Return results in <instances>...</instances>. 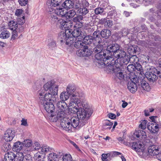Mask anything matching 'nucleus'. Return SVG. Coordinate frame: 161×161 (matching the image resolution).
Wrapping results in <instances>:
<instances>
[{
    "label": "nucleus",
    "instance_id": "1",
    "mask_svg": "<svg viewBox=\"0 0 161 161\" xmlns=\"http://www.w3.org/2000/svg\"><path fill=\"white\" fill-rule=\"evenodd\" d=\"M139 59L135 55L131 56V93H134L137 90L136 83L138 82V77L142 75L141 65L138 63Z\"/></svg>",
    "mask_w": 161,
    "mask_h": 161
},
{
    "label": "nucleus",
    "instance_id": "2",
    "mask_svg": "<svg viewBox=\"0 0 161 161\" xmlns=\"http://www.w3.org/2000/svg\"><path fill=\"white\" fill-rule=\"evenodd\" d=\"M107 43L105 41L97 43L95 44L97 46L93 49V52L96 53L95 57L97 60L96 62L102 65L105 64L106 61L109 59L108 57V55H107L106 54V50L104 52L102 51L103 47H106Z\"/></svg>",
    "mask_w": 161,
    "mask_h": 161
},
{
    "label": "nucleus",
    "instance_id": "3",
    "mask_svg": "<svg viewBox=\"0 0 161 161\" xmlns=\"http://www.w3.org/2000/svg\"><path fill=\"white\" fill-rule=\"evenodd\" d=\"M124 68H123V65L122 67H119V69H118L114 73V75L116 78H118L121 80H125L128 81V89L130 91L131 90V82L130 80V74H131V64H129L127 67L126 70L125 72L126 74H125V75L123 74V71Z\"/></svg>",
    "mask_w": 161,
    "mask_h": 161
},
{
    "label": "nucleus",
    "instance_id": "4",
    "mask_svg": "<svg viewBox=\"0 0 161 161\" xmlns=\"http://www.w3.org/2000/svg\"><path fill=\"white\" fill-rule=\"evenodd\" d=\"M85 106V104L84 105L83 104H82L81 107H80L77 113V116L80 119V122H83L86 124L93 111L91 108H86Z\"/></svg>",
    "mask_w": 161,
    "mask_h": 161
},
{
    "label": "nucleus",
    "instance_id": "5",
    "mask_svg": "<svg viewBox=\"0 0 161 161\" xmlns=\"http://www.w3.org/2000/svg\"><path fill=\"white\" fill-rule=\"evenodd\" d=\"M142 75H140V77H139L140 76L139 75V76L138 77V79L141 78H142V76L144 78V76H145L147 78L148 80L151 83H153L157 80L158 79V76L157 74H158V72L157 70L154 68H150L149 70L146 72L145 74H144L142 71H141Z\"/></svg>",
    "mask_w": 161,
    "mask_h": 161
},
{
    "label": "nucleus",
    "instance_id": "6",
    "mask_svg": "<svg viewBox=\"0 0 161 161\" xmlns=\"http://www.w3.org/2000/svg\"><path fill=\"white\" fill-rule=\"evenodd\" d=\"M109 62V64L107 65L106 67V71L108 73H113L116 72L118 69H119V67H122V65L119 64V63H117L114 59H113L112 57H110L109 59L107 60L105 64L103 65H105L108 64Z\"/></svg>",
    "mask_w": 161,
    "mask_h": 161
},
{
    "label": "nucleus",
    "instance_id": "7",
    "mask_svg": "<svg viewBox=\"0 0 161 161\" xmlns=\"http://www.w3.org/2000/svg\"><path fill=\"white\" fill-rule=\"evenodd\" d=\"M126 53L122 49H119L116 52H114L112 54V56L114 58H116V60H115L116 63H119V64L122 65L124 63L126 64L128 61L126 57Z\"/></svg>",
    "mask_w": 161,
    "mask_h": 161
},
{
    "label": "nucleus",
    "instance_id": "8",
    "mask_svg": "<svg viewBox=\"0 0 161 161\" xmlns=\"http://www.w3.org/2000/svg\"><path fill=\"white\" fill-rule=\"evenodd\" d=\"M66 90L68 92L70 97L74 102L79 103L80 102L79 93L75 86L72 85H69L67 86Z\"/></svg>",
    "mask_w": 161,
    "mask_h": 161
},
{
    "label": "nucleus",
    "instance_id": "9",
    "mask_svg": "<svg viewBox=\"0 0 161 161\" xmlns=\"http://www.w3.org/2000/svg\"><path fill=\"white\" fill-rule=\"evenodd\" d=\"M67 30H66L65 32L62 31L60 32L58 36V39L61 43H64L66 45L69 46H71L73 43L74 39L72 37L69 36V34L67 35L69 32H66Z\"/></svg>",
    "mask_w": 161,
    "mask_h": 161
},
{
    "label": "nucleus",
    "instance_id": "10",
    "mask_svg": "<svg viewBox=\"0 0 161 161\" xmlns=\"http://www.w3.org/2000/svg\"><path fill=\"white\" fill-rule=\"evenodd\" d=\"M51 149L47 146L42 147H41V152L39 151L34 155V158L35 161H42L44 158V154L50 152Z\"/></svg>",
    "mask_w": 161,
    "mask_h": 161
},
{
    "label": "nucleus",
    "instance_id": "11",
    "mask_svg": "<svg viewBox=\"0 0 161 161\" xmlns=\"http://www.w3.org/2000/svg\"><path fill=\"white\" fill-rule=\"evenodd\" d=\"M144 144L143 142L138 141L133 142L131 146V149L134 150L137 153H143L145 149Z\"/></svg>",
    "mask_w": 161,
    "mask_h": 161
},
{
    "label": "nucleus",
    "instance_id": "12",
    "mask_svg": "<svg viewBox=\"0 0 161 161\" xmlns=\"http://www.w3.org/2000/svg\"><path fill=\"white\" fill-rule=\"evenodd\" d=\"M56 102V105L57 107V112H58L59 115H61V116L65 115V109L67 107V104L66 103L63 101L61 100L58 101Z\"/></svg>",
    "mask_w": 161,
    "mask_h": 161
},
{
    "label": "nucleus",
    "instance_id": "13",
    "mask_svg": "<svg viewBox=\"0 0 161 161\" xmlns=\"http://www.w3.org/2000/svg\"><path fill=\"white\" fill-rule=\"evenodd\" d=\"M106 46H107L106 49V54L107 55H108V57L109 58L111 57L110 55H112V53H113L114 52H116L121 47L120 46L116 43L112 44L108 46H107V45Z\"/></svg>",
    "mask_w": 161,
    "mask_h": 161
},
{
    "label": "nucleus",
    "instance_id": "14",
    "mask_svg": "<svg viewBox=\"0 0 161 161\" xmlns=\"http://www.w3.org/2000/svg\"><path fill=\"white\" fill-rule=\"evenodd\" d=\"M80 102L78 103L77 102H74V101H72L69 104V106L71 107L69 108V110L71 113L73 114H77L78 111L79 110L80 107H81L82 103H80Z\"/></svg>",
    "mask_w": 161,
    "mask_h": 161
},
{
    "label": "nucleus",
    "instance_id": "15",
    "mask_svg": "<svg viewBox=\"0 0 161 161\" xmlns=\"http://www.w3.org/2000/svg\"><path fill=\"white\" fill-rule=\"evenodd\" d=\"M69 121L71 122L72 127L74 128L77 127L79 128L84 125L85 124L83 122H81L80 121V119L76 116H73L69 119Z\"/></svg>",
    "mask_w": 161,
    "mask_h": 161
},
{
    "label": "nucleus",
    "instance_id": "16",
    "mask_svg": "<svg viewBox=\"0 0 161 161\" xmlns=\"http://www.w3.org/2000/svg\"><path fill=\"white\" fill-rule=\"evenodd\" d=\"M60 125L62 128L66 131H71L72 126L69 119L66 117H63L61 119Z\"/></svg>",
    "mask_w": 161,
    "mask_h": 161
},
{
    "label": "nucleus",
    "instance_id": "17",
    "mask_svg": "<svg viewBox=\"0 0 161 161\" xmlns=\"http://www.w3.org/2000/svg\"><path fill=\"white\" fill-rule=\"evenodd\" d=\"M148 151L149 155L155 157L161 152V149L157 145H153L149 147Z\"/></svg>",
    "mask_w": 161,
    "mask_h": 161
},
{
    "label": "nucleus",
    "instance_id": "18",
    "mask_svg": "<svg viewBox=\"0 0 161 161\" xmlns=\"http://www.w3.org/2000/svg\"><path fill=\"white\" fill-rule=\"evenodd\" d=\"M14 130L8 129L5 131L3 137V140L6 142H10L15 136Z\"/></svg>",
    "mask_w": 161,
    "mask_h": 161
},
{
    "label": "nucleus",
    "instance_id": "19",
    "mask_svg": "<svg viewBox=\"0 0 161 161\" xmlns=\"http://www.w3.org/2000/svg\"><path fill=\"white\" fill-rule=\"evenodd\" d=\"M69 32V36L72 37L74 40L76 39H78V38L82 37V35L81 34V31L80 30L76 29L74 30L73 31L71 29H68L66 32Z\"/></svg>",
    "mask_w": 161,
    "mask_h": 161
},
{
    "label": "nucleus",
    "instance_id": "20",
    "mask_svg": "<svg viewBox=\"0 0 161 161\" xmlns=\"http://www.w3.org/2000/svg\"><path fill=\"white\" fill-rule=\"evenodd\" d=\"M100 35V31L99 30H97L94 32L92 36H91L94 41V44L105 41V39L101 38Z\"/></svg>",
    "mask_w": 161,
    "mask_h": 161
},
{
    "label": "nucleus",
    "instance_id": "21",
    "mask_svg": "<svg viewBox=\"0 0 161 161\" xmlns=\"http://www.w3.org/2000/svg\"><path fill=\"white\" fill-rule=\"evenodd\" d=\"M140 136L142 139H145L147 137L146 132L142 130L136 129L132 135V137L135 139L139 138Z\"/></svg>",
    "mask_w": 161,
    "mask_h": 161
},
{
    "label": "nucleus",
    "instance_id": "22",
    "mask_svg": "<svg viewBox=\"0 0 161 161\" xmlns=\"http://www.w3.org/2000/svg\"><path fill=\"white\" fill-rule=\"evenodd\" d=\"M139 81L138 86L141 90L147 92L150 91V86L149 83L144 79H139Z\"/></svg>",
    "mask_w": 161,
    "mask_h": 161
},
{
    "label": "nucleus",
    "instance_id": "23",
    "mask_svg": "<svg viewBox=\"0 0 161 161\" xmlns=\"http://www.w3.org/2000/svg\"><path fill=\"white\" fill-rule=\"evenodd\" d=\"M42 101H43V103H41V104H45V102H47V101H53V102H56V97L54 96H53L52 94L51 93L47 92L45 94L44 97V98L43 99Z\"/></svg>",
    "mask_w": 161,
    "mask_h": 161
},
{
    "label": "nucleus",
    "instance_id": "24",
    "mask_svg": "<svg viewBox=\"0 0 161 161\" xmlns=\"http://www.w3.org/2000/svg\"><path fill=\"white\" fill-rule=\"evenodd\" d=\"M147 128L149 131L153 133H156L158 130V127L155 123L152 121L149 123L147 125Z\"/></svg>",
    "mask_w": 161,
    "mask_h": 161
},
{
    "label": "nucleus",
    "instance_id": "25",
    "mask_svg": "<svg viewBox=\"0 0 161 161\" xmlns=\"http://www.w3.org/2000/svg\"><path fill=\"white\" fill-rule=\"evenodd\" d=\"M46 111L48 113H52L54 110L55 107L52 102H45V104H42Z\"/></svg>",
    "mask_w": 161,
    "mask_h": 161
},
{
    "label": "nucleus",
    "instance_id": "26",
    "mask_svg": "<svg viewBox=\"0 0 161 161\" xmlns=\"http://www.w3.org/2000/svg\"><path fill=\"white\" fill-rule=\"evenodd\" d=\"M14 161H32L31 158H25L22 152H19L16 153L14 158Z\"/></svg>",
    "mask_w": 161,
    "mask_h": 161
},
{
    "label": "nucleus",
    "instance_id": "27",
    "mask_svg": "<svg viewBox=\"0 0 161 161\" xmlns=\"http://www.w3.org/2000/svg\"><path fill=\"white\" fill-rule=\"evenodd\" d=\"M15 154L11 152H8L4 155L3 161H13L14 160Z\"/></svg>",
    "mask_w": 161,
    "mask_h": 161
},
{
    "label": "nucleus",
    "instance_id": "28",
    "mask_svg": "<svg viewBox=\"0 0 161 161\" xmlns=\"http://www.w3.org/2000/svg\"><path fill=\"white\" fill-rule=\"evenodd\" d=\"M79 39L80 38H78V39H76L75 40L74 39L73 43L72 45H74L75 47L77 48H83L84 46L86 45L84 44L83 41L80 40Z\"/></svg>",
    "mask_w": 161,
    "mask_h": 161
},
{
    "label": "nucleus",
    "instance_id": "29",
    "mask_svg": "<svg viewBox=\"0 0 161 161\" xmlns=\"http://www.w3.org/2000/svg\"><path fill=\"white\" fill-rule=\"evenodd\" d=\"M69 24L70 25H69L68 23L62 19H60L58 21L57 24L59 26L60 28L63 29L64 28L65 29L66 28H69V26L71 27L72 26V23H69Z\"/></svg>",
    "mask_w": 161,
    "mask_h": 161
},
{
    "label": "nucleus",
    "instance_id": "30",
    "mask_svg": "<svg viewBox=\"0 0 161 161\" xmlns=\"http://www.w3.org/2000/svg\"><path fill=\"white\" fill-rule=\"evenodd\" d=\"M23 146V144L21 142L19 141L16 142L14 144L13 150L16 152H19L22 149Z\"/></svg>",
    "mask_w": 161,
    "mask_h": 161
},
{
    "label": "nucleus",
    "instance_id": "31",
    "mask_svg": "<svg viewBox=\"0 0 161 161\" xmlns=\"http://www.w3.org/2000/svg\"><path fill=\"white\" fill-rule=\"evenodd\" d=\"M82 38L83 39V41L84 44L86 45L91 44L92 43L94 44V41L91 36H87L84 37L82 36Z\"/></svg>",
    "mask_w": 161,
    "mask_h": 161
},
{
    "label": "nucleus",
    "instance_id": "32",
    "mask_svg": "<svg viewBox=\"0 0 161 161\" xmlns=\"http://www.w3.org/2000/svg\"><path fill=\"white\" fill-rule=\"evenodd\" d=\"M66 13L67 11L64 8H59L55 11L56 14L61 17H66Z\"/></svg>",
    "mask_w": 161,
    "mask_h": 161
},
{
    "label": "nucleus",
    "instance_id": "33",
    "mask_svg": "<svg viewBox=\"0 0 161 161\" xmlns=\"http://www.w3.org/2000/svg\"><path fill=\"white\" fill-rule=\"evenodd\" d=\"M100 35L103 38L107 39L111 36V32L109 30L104 29L100 32Z\"/></svg>",
    "mask_w": 161,
    "mask_h": 161
},
{
    "label": "nucleus",
    "instance_id": "34",
    "mask_svg": "<svg viewBox=\"0 0 161 161\" xmlns=\"http://www.w3.org/2000/svg\"><path fill=\"white\" fill-rule=\"evenodd\" d=\"M74 3L71 0H66L62 4L64 9H68L73 8Z\"/></svg>",
    "mask_w": 161,
    "mask_h": 161
},
{
    "label": "nucleus",
    "instance_id": "35",
    "mask_svg": "<svg viewBox=\"0 0 161 161\" xmlns=\"http://www.w3.org/2000/svg\"><path fill=\"white\" fill-rule=\"evenodd\" d=\"M58 113V112H57L56 114H55L54 115L52 114L51 115V117L50 118V120L52 122H56L59 118H61L63 117H64L65 115H63L62 116L61 115H59Z\"/></svg>",
    "mask_w": 161,
    "mask_h": 161
},
{
    "label": "nucleus",
    "instance_id": "36",
    "mask_svg": "<svg viewBox=\"0 0 161 161\" xmlns=\"http://www.w3.org/2000/svg\"><path fill=\"white\" fill-rule=\"evenodd\" d=\"M54 83L52 81H48L43 86V88L45 91H47L49 90L51 91V89L54 86Z\"/></svg>",
    "mask_w": 161,
    "mask_h": 161
},
{
    "label": "nucleus",
    "instance_id": "37",
    "mask_svg": "<svg viewBox=\"0 0 161 161\" xmlns=\"http://www.w3.org/2000/svg\"><path fill=\"white\" fill-rule=\"evenodd\" d=\"M100 22L101 23H104L105 26L107 27H111L113 24L112 21L110 20H107L105 18L101 19Z\"/></svg>",
    "mask_w": 161,
    "mask_h": 161
},
{
    "label": "nucleus",
    "instance_id": "38",
    "mask_svg": "<svg viewBox=\"0 0 161 161\" xmlns=\"http://www.w3.org/2000/svg\"><path fill=\"white\" fill-rule=\"evenodd\" d=\"M70 96L68 92H63L60 95V98L61 100L65 101L68 100Z\"/></svg>",
    "mask_w": 161,
    "mask_h": 161
},
{
    "label": "nucleus",
    "instance_id": "39",
    "mask_svg": "<svg viewBox=\"0 0 161 161\" xmlns=\"http://www.w3.org/2000/svg\"><path fill=\"white\" fill-rule=\"evenodd\" d=\"M8 27L11 30H16L17 26V22L14 20L10 21L8 23Z\"/></svg>",
    "mask_w": 161,
    "mask_h": 161
},
{
    "label": "nucleus",
    "instance_id": "40",
    "mask_svg": "<svg viewBox=\"0 0 161 161\" xmlns=\"http://www.w3.org/2000/svg\"><path fill=\"white\" fill-rule=\"evenodd\" d=\"M8 142H4L2 146V149L4 152H7L8 150H10L11 148V145Z\"/></svg>",
    "mask_w": 161,
    "mask_h": 161
},
{
    "label": "nucleus",
    "instance_id": "41",
    "mask_svg": "<svg viewBox=\"0 0 161 161\" xmlns=\"http://www.w3.org/2000/svg\"><path fill=\"white\" fill-rule=\"evenodd\" d=\"M58 156L55 153H51L47 155L48 160V161H55Z\"/></svg>",
    "mask_w": 161,
    "mask_h": 161
},
{
    "label": "nucleus",
    "instance_id": "42",
    "mask_svg": "<svg viewBox=\"0 0 161 161\" xmlns=\"http://www.w3.org/2000/svg\"><path fill=\"white\" fill-rule=\"evenodd\" d=\"M45 90L41 89L39 90L38 92V96L39 97V101L41 103H43V101H42L43 99L44 98V97L45 93Z\"/></svg>",
    "mask_w": 161,
    "mask_h": 161
},
{
    "label": "nucleus",
    "instance_id": "43",
    "mask_svg": "<svg viewBox=\"0 0 161 161\" xmlns=\"http://www.w3.org/2000/svg\"><path fill=\"white\" fill-rule=\"evenodd\" d=\"M83 49L84 50L83 57H87L91 54V51L88 49V47L86 45L84 46Z\"/></svg>",
    "mask_w": 161,
    "mask_h": 161
},
{
    "label": "nucleus",
    "instance_id": "44",
    "mask_svg": "<svg viewBox=\"0 0 161 161\" xmlns=\"http://www.w3.org/2000/svg\"><path fill=\"white\" fill-rule=\"evenodd\" d=\"M10 35V33L7 31H2L0 34V37L3 39H6L8 38Z\"/></svg>",
    "mask_w": 161,
    "mask_h": 161
},
{
    "label": "nucleus",
    "instance_id": "45",
    "mask_svg": "<svg viewBox=\"0 0 161 161\" xmlns=\"http://www.w3.org/2000/svg\"><path fill=\"white\" fill-rule=\"evenodd\" d=\"M95 13L96 14H100L101 15H104L105 14L104 9L100 7L96 8L95 10Z\"/></svg>",
    "mask_w": 161,
    "mask_h": 161
},
{
    "label": "nucleus",
    "instance_id": "46",
    "mask_svg": "<svg viewBox=\"0 0 161 161\" xmlns=\"http://www.w3.org/2000/svg\"><path fill=\"white\" fill-rule=\"evenodd\" d=\"M58 87L57 86H56L54 88L53 87L51 89V91H50L51 92V93L52 94L53 96L56 97V98H58Z\"/></svg>",
    "mask_w": 161,
    "mask_h": 161
},
{
    "label": "nucleus",
    "instance_id": "47",
    "mask_svg": "<svg viewBox=\"0 0 161 161\" xmlns=\"http://www.w3.org/2000/svg\"><path fill=\"white\" fill-rule=\"evenodd\" d=\"M76 14L75 11L73 10H71L67 12L66 17L68 18H70L73 17Z\"/></svg>",
    "mask_w": 161,
    "mask_h": 161
},
{
    "label": "nucleus",
    "instance_id": "48",
    "mask_svg": "<svg viewBox=\"0 0 161 161\" xmlns=\"http://www.w3.org/2000/svg\"><path fill=\"white\" fill-rule=\"evenodd\" d=\"M62 0H51L50 5L56 7L62 3Z\"/></svg>",
    "mask_w": 161,
    "mask_h": 161
},
{
    "label": "nucleus",
    "instance_id": "49",
    "mask_svg": "<svg viewBox=\"0 0 161 161\" xmlns=\"http://www.w3.org/2000/svg\"><path fill=\"white\" fill-rule=\"evenodd\" d=\"M83 17L82 15H79L73 18L72 21L75 23L80 22L82 20Z\"/></svg>",
    "mask_w": 161,
    "mask_h": 161
},
{
    "label": "nucleus",
    "instance_id": "50",
    "mask_svg": "<svg viewBox=\"0 0 161 161\" xmlns=\"http://www.w3.org/2000/svg\"><path fill=\"white\" fill-rule=\"evenodd\" d=\"M62 159L63 161H72V157L70 154H65L63 156Z\"/></svg>",
    "mask_w": 161,
    "mask_h": 161
},
{
    "label": "nucleus",
    "instance_id": "51",
    "mask_svg": "<svg viewBox=\"0 0 161 161\" xmlns=\"http://www.w3.org/2000/svg\"><path fill=\"white\" fill-rule=\"evenodd\" d=\"M31 142L32 141L31 140L26 139L24 141L22 144L23 146L26 147H29L31 145Z\"/></svg>",
    "mask_w": 161,
    "mask_h": 161
},
{
    "label": "nucleus",
    "instance_id": "52",
    "mask_svg": "<svg viewBox=\"0 0 161 161\" xmlns=\"http://www.w3.org/2000/svg\"><path fill=\"white\" fill-rule=\"evenodd\" d=\"M147 122V121L145 120L142 121V122L139 125V127L143 130L145 129L146 128Z\"/></svg>",
    "mask_w": 161,
    "mask_h": 161
},
{
    "label": "nucleus",
    "instance_id": "53",
    "mask_svg": "<svg viewBox=\"0 0 161 161\" xmlns=\"http://www.w3.org/2000/svg\"><path fill=\"white\" fill-rule=\"evenodd\" d=\"M109 153H103L101 156L102 161H109V160L107 158L108 157H109Z\"/></svg>",
    "mask_w": 161,
    "mask_h": 161
},
{
    "label": "nucleus",
    "instance_id": "54",
    "mask_svg": "<svg viewBox=\"0 0 161 161\" xmlns=\"http://www.w3.org/2000/svg\"><path fill=\"white\" fill-rule=\"evenodd\" d=\"M83 26V22L81 21L78 22L77 23H75V24L74 26V27L75 28H76V29L79 30Z\"/></svg>",
    "mask_w": 161,
    "mask_h": 161
},
{
    "label": "nucleus",
    "instance_id": "55",
    "mask_svg": "<svg viewBox=\"0 0 161 161\" xmlns=\"http://www.w3.org/2000/svg\"><path fill=\"white\" fill-rule=\"evenodd\" d=\"M108 153L110 155L109 157H110V158L116 157L118 155H121L122 154L121 153H120V152L116 151L113 152Z\"/></svg>",
    "mask_w": 161,
    "mask_h": 161
},
{
    "label": "nucleus",
    "instance_id": "56",
    "mask_svg": "<svg viewBox=\"0 0 161 161\" xmlns=\"http://www.w3.org/2000/svg\"><path fill=\"white\" fill-rule=\"evenodd\" d=\"M124 134L123 135V136L122 137H119L117 138V139L118 140V141L120 142L121 143H123V144L125 145H127L128 144L127 142H125V141H124L125 138L124 137Z\"/></svg>",
    "mask_w": 161,
    "mask_h": 161
},
{
    "label": "nucleus",
    "instance_id": "57",
    "mask_svg": "<svg viewBox=\"0 0 161 161\" xmlns=\"http://www.w3.org/2000/svg\"><path fill=\"white\" fill-rule=\"evenodd\" d=\"M18 32L16 30L13 31L12 32V35L11 37V40H14L18 37Z\"/></svg>",
    "mask_w": 161,
    "mask_h": 161
},
{
    "label": "nucleus",
    "instance_id": "58",
    "mask_svg": "<svg viewBox=\"0 0 161 161\" xmlns=\"http://www.w3.org/2000/svg\"><path fill=\"white\" fill-rule=\"evenodd\" d=\"M25 17L24 16H23L22 18H19L18 20V22L17 23L18 25H23L25 22Z\"/></svg>",
    "mask_w": 161,
    "mask_h": 161
},
{
    "label": "nucleus",
    "instance_id": "59",
    "mask_svg": "<svg viewBox=\"0 0 161 161\" xmlns=\"http://www.w3.org/2000/svg\"><path fill=\"white\" fill-rule=\"evenodd\" d=\"M83 52L84 50L83 49V48H80L76 51V53L78 56L80 57H83Z\"/></svg>",
    "mask_w": 161,
    "mask_h": 161
},
{
    "label": "nucleus",
    "instance_id": "60",
    "mask_svg": "<svg viewBox=\"0 0 161 161\" xmlns=\"http://www.w3.org/2000/svg\"><path fill=\"white\" fill-rule=\"evenodd\" d=\"M16 29L17 32H22L24 31V28L23 26L21 25H17Z\"/></svg>",
    "mask_w": 161,
    "mask_h": 161
},
{
    "label": "nucleus",
    "instance_id": "61",
    "mask_svg": "<svg viewBox=\"0 0 161 161\" xmlns=\"http://www.w3.org/2000/svg\"><path fill=\"white\" fill-rule=\"evenodd\" d=\"M23 12V10L22 9H17L15 13V15L18 17H20L22 14Z\"/></svg>",
    "mask_w": 161,
    "mask_h": 161
},
{
    "label": "nucleus",
    "instance_id": "62",
    "mask_svg": "<svg viewBox=\"0 0 161 161\" xmlns=\"http://www.w3.org/2000/svg\"><path fill=\"white\" fill-rule=\"evenodd\" d=\"M113 124V122H110L109 120H106V121L103 123V126L104 127H105L107 126H112Z\"/></svg>",
    "mask_w": 161,
    "mask_h": 161
},
{
    "label": "nucleus",
    "instance_id": "63",
    "mask_svg": "<svg viewBox=\"0 0 161 161\" xmlns=\"http://www.w3.org/2000/svg\"><path fill=\"white\" fill-rule=\"evenodd\" d=\"M48 45L49 47L51 48H54L56 47V42L54 41H52L50 42Z\"/></svg>",
    "mask_w": 161,
    "mask_h": 161
},
{
    "label": "nucleus",
    "instance_id": "64",
    "mask_svg": "<svg viewBox=\"0 0 161 161\" xmlns=\"http://www.w3.org/2000/svg\"><path fill=\"white\" fill-rule=\"evenodd\" d=\"M33 146L34 149L36 150H38L41 148L40 144L37 142H35V145Z\"/></svg>",
    "mask_w": 161,
    "mask_h": 161
}]
</instances>
